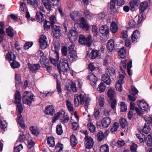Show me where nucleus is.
<instances>
[{"label": "nucleus", "instance_id": "f257e3e1", "mask_svg": "<svg viewBox=\"0 0 152 152\" xmlns=\"http://www.w3.org/2000/svg\"><path fill=\"white\" fill-rule=\"evenodd\" d=\"M34 95L31 92L26 91L23 94L22 98L23 103L28 105H30L32 102L34 101Z\"/></svg>", "mask_w": 152, "mask_h": 152}, {"label": "nucleus", "instance_id": "f03ea898", "mask_svg": "<svg viewBox=\"0 0 152 152\" xmlns=\"http://www.w3.org/2000/svg\"><path fill=\"white\" fill-rule=\"evenodd\" d=\"M137 104L140 107L141 111L137 107L135 108V111L138 115L141 116L142 115V112L147 110L148 106V104L144 101H137Z\"/></svg>", "mask_w": 152, "mask_h": 152}, {"label": "nucleus", "instance_id": "7ed1b4c3", "mask_svg": "<svg viewBox=\"0 0 152 152\" xmlns=\"http://www.w3.org/2000/svg\"><path fill=\"white\" fill-rule=\"evenodd\" d=\"M15 102L17 103V110L18 111L20 115L23 112V108L21 103V97L20 92L18 91H16L15 94Z\"/></svg>", "mask_w": 152, "mask_h": 152}, {"label": "nucleus", "instance_id": "20e7f679", "mask_svg": "<svg viewBox=\"0 0 152 152\" xmlns=\"http://www.w3.org/2000/svg\"><path fill=\"white\" fill-rule=\"evenodd\" d=\"M92 40L91 36L90 35L86 37L83 35L79 36V42L80 44L87 46H90L91 45V42Z\"/></svg>", "mask_w": 152, "mask_h": 152}, {"label": "nucleus", "instance_id": "39448f33", "mask_svg": "<svg viewBox=\"0 0 152 152\" xmlns=\"http://www.w3.org/2000/svg\"><path fill=\"white\" fill-rule=\"evenodd\" d=\"M107 94L108 96L110 98L109 103L112 109L114 110L116 104V101L115 98V93L114 91L112 89H109Z\"/></svg>", "mask_w": 152, "mask_h": 152}, {"label": "nucleus", "instance_id": "423d86ee", "mask_svg": "<svg viewBox=\"0 0 152 152\" xmlns=\"http://www.w3.org/2000/svg\"><path fill=\"white\" fill-rule=\"evenodd\" d=\"M65 112L63 110L56 113L53 117L52 122H55L59 118L61 122L63 124H65L66 123V117L65 115Z\"/></svg>", "mask_w": 152, "mask_h": 152}, {"label": "nucleus", "instance_id": "0eeeda50", "mask_svg": "<svg viewBox=\"0 0 152 152\" xmlns=\"http://www.w3.org/2000/svg\"><path fill=\"white\" fill-rule=\"evenodd\" d=\"M80 23H76L75 24L74 27L76 29L78 27L86 31H88L89 29V25L87 23L85 18L82 17L80 18Z\"/></svg>", "mask_w": 152, "mask_h": 152}, {"label": "nucleus", "instance_id": "6e6552de", "mask_svg": "<svg viewBox=\"0 0 152 152\" xmlns=\"http://www.w3.org/2000/svg\"><path fill=\"white\" fill-rule=\"evenodd\" d=\"M68 45V50L69 52L68 57V58L71 61H72L75 59L76 56V53L74 50L75 49V44L72 43L71 44H67V46Z\"/></svg>", "mask_w": 152, "mask_h": 152}, {"label": "nucleus", "instance_id": "1a4fd4ad", "mask_svg": "<svg viewBox=\"0 0 152 152\" xmlns=\"http://www.w3.org/2000/svg\"><path fill=\"white\" fill-rule=\"evenodd\" d=\"M78 36V32L75 30L70 31L68 34V37L70 42H69L67 44H75L74 42L77 39Z\"/></svg>", "mask_w": 152, "mask_h": 152}, {"label": "nucleus", "instance_id": "9d476101", "mask_svg": "<svg viewBox=\"0 0 152 152\" xmlns=\"http://www.w3.org/2000/svg\"><path fill=\"white\" fill-rule=\"evenodd\" d=\"M58 0H44L43 5L46 9L51 10L52 6L58 5Z\"/></svg>", "mask_w": 152, "mask_h": 152}, {"label": "nucleus", "instance_id": "9b49d317", "mask_svg": "<svg viewBox=\"0 0 152 152\" xmlns=\"http://www.w3.org/2000/svg\"><path fill=\"white\" fill-rule=\"evenodd\" d=\"M85 147L86 148L88 149L91 148L93 146L94 142L92 137L87 136L85 137Z\"/></svg>", "mask_w": 152, "mask_h": 152}, {"label": "nucleus", "instance_id": "f8f14e48", "mask_svg": "<svg viewBox=\"0 0 152 152\" xmlns=\"http://www.w3.org/2000/svg\"><path fill=\"white\" fill-rule=\"evenodd\" d=\"M79 97L80 99V103L81 104H84L85 108H88L89 105L90 99L88 97H86L85 96L81 94L79 95Z\"/></svg>", "mask_w": 152, "mask_h": 152}, {"label": "nucleus", "instance_id": "ddd939ff", "mask_svg": "<svg viewBox=\"0 0 152 152\" xmlns=\"http://www.w3.org/2000/svg\"><path fill=\"white\" fill-rule=\"evenodd\" d=\"M47 38L46 36L43 35L40 36L39 42L40 47L42 49H45L48 45L46 41Z\"/></svg>", "mask_w": 152, "mask_h": 152}, {"label": "nucleus", "instance_id": "4468645a", "mask_svg": "<svg viewBox=\"0 0 152 152\" xmlns=\"http://www.w3.org/2000/svg\"><path fill=\"white\" fill-rule=\"evenodd\" d=\"M66 58H63L60 61L59 64V67L60 71H59L60 73L62 72L63 73L66 72Z\"/></svg>", "mask_w": 152, "mask_h": 152}, {"label": "nucleus", "instance_id": "2eb2a0df", "mask_svg": "<svg viewBox=\"0 0 152 152\" xmlns=\"http://www.w3.org/2000/svg\"><path fill=\"white\" fill-rule=\"evenodd\" d=\"M58 10L61 15V17L62 18H63L64 19V21L61 23V25L62 27H63L65 29V31H66V22L65 19V15L66 13L65 11L64 12L63 11L62 8L61 7H58Z\"/></svg>", "mask_w": 152, "mask_h": 152}, {"label": "nucleus", "instance_id": "dca6fc26", "mask_svg": "<svg viewBox=\"0 0 152 152\" xmlns=\"http://www.w3.org/2000/svg\"><path fill=\"white\" fill-rule=\"evenodd\" d=\"M58 10L61 15V17L62 18H63L64 19V21L61 23V25L62 27H63L65 29V31H66V22L65 19V15L66 13L65 11L64 12L63 11L62 8L61 7H58Z\"/></svg>", "mask_w": 152, "mask_h": 152}, {"label": "nucleus", "instance_id": "f3484780", "mask_svg": "<svg viewBox=\"0 0 152 152\" xmlns=\"http://www.w3.org/2000/svg\"><path fill=\"white\" fill-rule=\"evenodd\" d=\"M53 33L54 37L58 38L61 36L60 27L56 25L53 26Z\"/></svg>", "mask_w": 152, "mask_h": 152}, {"label": "nucleus", "instance_id": "a211bd4d", "mask_svg": "<svg viewBox=\"0 0 152 152\" xmlns=\"http://www.w3.org/2000/svg\"><path fill=\"white\" fill-rule=\"evenodd\" d=\"M99 32L103 35L107 36L109 32L108 27L106 25H102L99 29Z\"/></svg>", "mask_w": 152, "mask_h": 152}, {"label": "nucleus", "instance_id": "6ab92c4d", "mask_svg": "<svg viewBox=\"0 0 152 152\" xmlns=\"http://www.w3.org/2000/svg\"><path fill=\"white\" fill-rule=\"evenodd\" d=\"M140 36V32L138 30L134 31L131 37V41L133 43H135L137 41V39Z\"/></svg>", "mask_w": 152, "mask_h": 152}, {"label": "nucleus", "instance_id": "aec40b11", "mask_svg": "<svg viewBox=\"0 0 152 152\" xmlns=\"http://www.w3.org/2000/svg\"><path fill=\"white\" fill-rule=\"evenodd\" d=\"M111 122L110 119L109 117H106L103 118L102 121V124L104 128L108 127Z\"/></svg>", "mask_w": 152, "mask_h": 152}, {"label": "nucleus", "instance_id": "412c9836", "mask_svg": "<svg viewBox=\"0 0 152 152\" xmlns=\"http://www.w3.org/2000/svg\"><path fill=\"white\" fill-rule=\"evenodd\" d=\"M70 16L72 19L74 21H76L80 18V14L77 11H74L70 13Z\"/></svg>", "mask_w": 152, "mask_h": 152}, {"label": "nucleus", "instance_id": "4be33fe9", "mask_svg": "<svg viewBox=\"0 0 152 152\" xmlns=\"http://www.w3.org/2000/svg\"><path fill=\"white\" fill-rule=\"evenodd\" d=\"M45 111L46 114L53 115L54 113L55 110L53 106L50 105L46 107Z\"/></svg>", "mask_w": 152, "mask_h": 152}, {"label": "nucleus", "instance_id": "5701e85b", "mask_svg": "<svg viewBox=\"0 0 152 152\" xmlns=\"http://www.w3.org/2000/svg\"><path fill=\"white\" fill-rule=\"evenodd\" d=\"M106 73L107 75L112 76H114L116 74L115 70L113 67L109 66L106 70Z\"/></svg>", "mask_w": 152, "mask_h": 152}, {"label": "nucleus", "instance_id": "b1692460", "mask_svg": "<svg viewBox=\"0 0 152 152\" xmlns=\"http://www.w3.org/2000/svg\"><path fill=\"white\" fill-rule=\"evenodd\" d=\"M114 43L113 39L109 40L107 43V48L109 52H112L114 48Z\"/></svg>", "mask_w": 152, "mask_h": 152}, {"label": "nucleus", "instance_id": "393cba45", "mask_svg": "<svg viewBox=\"0 0 152 152\" xmlns=\"http://www.w3.org/2000/svg\"><path fill=\"white\" fill-rule=\"evenodd\" d=\"M16 56L13 52L12 51L9 52L7 54L6 57V58L8 61H12L14 60H15Z\"/></svg>", "mask_w": 152, "mask_h": 152}, {"label": "nucleus", "instance_id": "a878e982", "mask_svg": "<svg viewBox=\"0 0 152 152\" xmlns=\"http://www.w3.org/2000/svg\"><path fill=\"white\" fill-rule=\"evenodd\" d=\"M28 68L32 72H35L39 70L40 68V66L39 64H29Z\"/></svg>", "mask_w": 152, "mask_h": 152}, {"label": "nucleus", "instance_id": "bb28decb", "mask_svg": "<svg viewBox=\"0 0 152 152\" xmlns=\"http://www.w3.org/2000/svg\"><path fill=\"white\" fill-rule=\"evenodd\" d=\"M109 75H107L106 74L105 75H102V80L104 82V83H106L107 84L110 85L111 83V80L109 77Z\"/></svg>", "mask_w": 152, "mask_h": 152}, {"label": "nucleus", "instance_id": "cd10ccee", "mask_svg": "<svg viewBox=\"0 0 152 152\" xmlns=\"http://www.w3.org/2000/svg\"><path fill=\"white\" fill-rule=\"evenodd\" d=\"M70 142L71 145L72 147H74L77 144V141L75 136L73 134L70 136Z\"/></svg>", "mask_w": 152, "mask_h": 152}, {"label": "nucleus", "instance_id": "c85d7f7f", "mask_svg": "<svg viewBox=\"0 0 152 152\" xmlns=\"http://www.w3.org/2000/svg\"><path fill=\"white\" fill-rule=\"evenodd\" d=\"M148 6V3L146 1H144L142 2L140 5V12L142 13L144 10H146Z\"/></svg>", "mask_w": 152, "mask_h": 152}, {"label": "nucleus", "instance_id": "c756f323", "mask_svg": "<svg viewBox=\"0 0 152 152\" xmlns=\"http://www.w3.org/2000/svg\"><path fill=\"white\" fill-rule=\"evenodd\" d=\"M29 129L31 133L36 136H37L39 133V129L36 126H32L30 127Z\"/></svg>", "mask_w": 152, "mask_h": 152}, {"label": "nucleus", "instance_id": "7c9ffc66", "mask_svg": "<svg viewBox=\"0 0 152 152\" xmlns=\"http://www.w3.org/2000/svg\"><path fill=\"white\" fill-rule=\"evenodd\" d=\"M49 58L51 63L55 66H57L58 69H59V66L58 65L59 59L50 56L49 57Z\"/></svg>", "mask_w": 152, "mask_h": 152}, {"label": "nucleus", "instance_id": "2f4dec72", "mask_svg": "<svg viewBox=\"0 0 152 152\" xmlns=\"http://www.w3.org/2000/svg\"><path fill=\"white\" fill-rule=\"evenodd\" d=\"M48 143L50 147H53L55 145L54 138L52 136L49 137L47 139Z\"/></svg>", "mask_w": 152, "mask_h": 152}, {"label": "nucleus", "instance_id": "473e14b6", "mask_svg": "<svg viewBox=\"0 0 152 152\" xmlns=\"http://www.w3.org/2000/svg\"><path fill=\"white\" fill-rule=\"evenodd\" d=\"M28 4L33 6L34 8H37L38 6V0H27Z\"/></svg>", "mask_w": 152, "mask_h": 152}, {"label": "nucleus", "instance_id": "72a5a7b5", "mask_svg": "<svg viewBox=\"0 0 152 152\" xmlns=\"http://www.w3.org/2000/svg\"><path fill=\"white\" fill-rule=\"evenodd\" d=\"M36 19L38 22L41 23L44 20L43 14L40 12H37L36 15Z\"/></svg>", "mask_w": 152, "mask_h": 152}, {"label": "nucleus", "instance_id": "f704fd0d", "mask_svg": "<svg viewBox=\"0 0 152 152\" xmlns=\"http://www.w3.org/2000/svg\"><path fill=\"white\" fill-rule=\"evenodd\" d=\"M145 142L148 146H152V137L151 135H148L145 138Z\"/></svg>", "mask_w": 152, "mask_h": 152}, {"label": "nucleus", "instance_id": "c9c22d12", "mask_svg": "<svg viewBox=\"0 0 152 152\" xmlns=\"http://www.w3.org/2000/svg\"><path fill=\"white\" fill-rule=\"evenodd\" d=\"M110 29L111 31L113 33H115L117 31L118 29L117 26L114 22H112L111 24Z\"/></svg>", "mask_w": 152, "mask_h": 152}, {"label": "nucleus", "instance_id": "e433bc0d", "mask_svg": "<svg viewBox=\"0 0 152 152\" xmlns=\"http://www.w3.org/2000/svg\"><path fill=\"white\" fill-rule=\"evenodd\" d=\"M139 4V1L137 0H133L132 1L130 4L131 10L135 9L138 7Z\"/></svg>", "mask_w": 152, "mask_h": 152}, {"label": "nucleus", "instance_id": "4c0bfd02", "mask_svg": "<svg viewBox=\"0 0 152 152\" xmlns=\"http://www.w3.org/2000/svg\"><path fill=\"white\" fill-rule=\"evenodd\" d=\"M70 86H67V90L71 91L72 90L73 92H76L77 91L76 86V84L74 83H71L69 85Z\"/></svg>", "mask_w": 152, "mask_h": 152}, {"label": "nucleus", "instance_id": "58836bf2", "mask_svg": "<svg viewBox=\"0 0 152 152\" xmlns=\"http://www.w3.org/2000/svg\"><path fill=\"white\" fill-rule=\"evenodd\" d=\"M136 136L139 140V141L140 142H143L144 139V140H145V135L141 133L140 132H138V133L136 134Z\"/></svg>", "mask_w": 152, "mask_h": 152}, {"label": "nucleus", "instance_id": "ea45409f", "mask_svg": "<svg viewBox=\"0 0 152 152\" xmlns=\"http://www.w3.org/2000/svg\"><path fill=\"white\" fill-rule=\"evenodd\" d=\"M126 60H124L123 61H122V63L121 64V66H120V68L121 71V72L124 74L125 75V71L124 70H123V69H126Z\"/></svg>", "mask_w": 152, "mask_h": 152}, {"label": "nucleus", "instance_id": "a19ab883", "mask_svg": "<svg viewBox=\"0 0 152 152\" xmlns=\"http://www.w3.org/2000/svg\"><path fill=\"white\" fill-rule=\"evenodd\" d=\"M98 52L96 50H93L90 54V57L92 59H94L98 56Z\"/></svg>", "mask_w": 152, "mask_h": 152}, {"label": "nucleus", "instance_id": "79ce46f5", "mask_svg": "<svg viewBox=\"0 0 152 152\" xmlns=\"http://www.w3.org/2000/svg\"><path fill=\"white\" fill-rule=\"evenodd\" d=\"M84 13L85 16L87 18L91 19L93 17V15L88 10H84Z\"/></svg>", "mask_w": 152, "mask_h": 152}, {"label": "nucleus", "instance_id": "37998d69", "mask_svg": "<svg viewBox=\"0 0 152 152\" xmlns=\"http://www.w3.org/2000/svg\"><path fill=\"white\" fill-rule=\"evenodd\" d=\"M118 54L121 58H124L126 54V49L125 48H122L118 51Z\"/></svg>", "mask_w": 152, "mask_h": 152}, {"label": "nucleus", "instance_id": "c03bdc74", "mask_svg": "<svg viewBox=\"0 0 152 152\" xmlns=\"http://www.w3.org/2000/svg\"><path fill=\"white\" fill-rule=\"evenodd\" d=\"M13 30V29L10 27H9L6 29V32L7 35L11 38H12L14 36Z\"/></svg>", "mask_w": 152, "mask_h": 152}, {"label": "nucleus", "instance_id": "a18cd8bd", "mask_svg": "<svg viewBox=\"0 0 152 152\" xmlns=\"http://www.w3.org/2000/svg\"><path fill=\"white\" fill-rule=\"evenodd\" d=\"M18 122L20 126L22 128L24 129L25 128V125L24 123V121L23 120L21 115L18 116Z\"/></svg>", "mask_w": 152, "mask_h": 152}, {"label": "nucleus", "instance_id": "49530a36", "mask_svg": "<svg viewBox=\"0 0 152 152\" xmlns=\"http://www.w3.org/2000/svg\"><path fill=\"white\" fill-rule=\"evenodd\" d=\"M135 20H130L129 22L128 25L131 28H135L137 27V24L136 23Z\"/></svg>", "mask_w": 152, "mask_h": 152}, {"label": "nucleus", "instance_id": "de8ad7c7", "mask_svg": "<svg viewBox=\"0 0 152 152\" xmlns=\"http://www.w3.org/2000/svg\"><path fill=\"white\" fill-rule=\"evenodd\" d=\"M87 127L89 130L92 133L94 132L95 130V126L92 123H90L88 124Z\"/></svg>", "mask_w": 152, "mask_h": 152}, {"label": "nucleus", "instance_id": "09e8293b", "mask_svg": "<svg viewBox=\"0 0 152 152\" xmlns=\"http://www.w3.org/2000/svg\"><path fill=\"white\" fill-rule=\"evenodd\" d=\"M88 79L94 84L96 83L97 81L96 77L94 74H91L89 75Z\"/></svg>", "mask_w": 152, "mask_h": 152}, {"label": "nucleus", "instance_id": "8fccbe9b", "mask_svg": "<svg viewBox=\"0 0 152 152\" xmlns=\"http://www.w3.org/2000/svg\"><path fill=\"white\" fill-rule=\"evenodd\" d=\"M105 87L104 85V83H101L98 86V87L97 89L98 91L99 92L101 93L103 92L105 89Z\"/></svg>", "mask_w": 152, "mask_h": 152}, {"label": "nucleus", "instance_id": "3c124183", "mask_svg": "<svg viewBox=\"0 0 152 152\" xmlns=\"http://www.w3.org/2000/svg\"><path fill=\"white\" fill-rule=\"evenodd\" d=\"M120 123L121 127L124 128L127 125V122L126 119L124 118H122L120 120Z\"/></svg>", "mask_w": 152, "mask_h": 152}, {"label": "nucleus", "instance_id": "603ef678", "mask_svg": "<svg viewBox=\"0 0 152 152\" xmlns=\"http://www.w3.org/2000/svg\"><path fill=\"white\" fill-rule=\"evenodd\" d=\"M38 57H40L41 58H40V60L44 61H45V62L47 60H48V59L46 58L44 56V53L41 52V51L39 50L37 52Z\"/></svg>", "mask_w": 152, "mask_h": 152}, {"label": "nucleus", "instance_id": "864d4df0", "mask_svg": "<svg viewBox=\"0 0 152 152\" xmlns=\"http://www.w3.org/2000/svg\"><path fill=\"white\" fill-rule=\"evenodd\" d=\"M100 152H109V146L106 145H104L101 146L100 148Z\"/></svg>", "mask_w": 152, "mask_h": 152}, {"label": "nucleus", "instance_id": "5fc2aeb1", "mask_svg": "<svg viewBox=\"0 0 152 152\" xmlns=\"http://www.w3.org/2000/svg\"><path fill=\"white\" fill-rule=\"evenodd\" d=\"M118 123L117 122H115L113 126H112L110 129V131L111 132L113 133L117 131L118 128Z\"/></svg>", "mask_w": 152, "mask_h": 152}, {"label": "nucleus", "instance_id": "6e6d98bb", "mask_svg": "<svg viewBox=\"0 0 152 152\" xmlns=\"http://www.w3.org/2000/svg\"><path fill=\"white\" fill-rule=\"evenodd\" d=\"M11 66L13 68H18L20 67V64L15 60H14L11 63Z\"/></svg>", "mask_w": 152, "mask_h": 152}, {"label": "nucleus", "instance_id": "4d7b16f0", "mask_svg": "<svg viewBox=\"0 0 152 152\" xmlns=\"http://www.w3.org/2000/svg\"><path fill=\"white\" fill-rule=\"evenodd\" d=\"M92 26V32L94 36L97 37L98 34V28L97 26L95 25H93Z\"/></svg>", "mask_w": 152, "mask_h": 152}, {"label": "nucleus", "instance_id": "13d9d810", "mask_svg": "<svg viewBox=\"0 0 152 152\" xmlns=\"http://www.w3.org/2000/svg\"><path fill=\"white\" fill-rule=\"evenodd\" d=\"M97 137L98 140L101 141L104 138V136L103 133L101 132H99L97 134Z\"/></svg>", "mask_w": 152, "mask_h": 152}, {"label": "nucleus", "instance_id": "bf43d9fd", "mask_svg": "<svg viewBox=\"0 0 152 152\" xmlns=\"http://www.w3.org/2000/svg\"><path fill=\"white\" fill-rule=\"evenodd\" d=\"M63 148V145L60 143H58L57 144L55 147V150H56V151L58 152H60L62 150Z\"/></svg>", "mask_w": 152, "mask_h": 152}, {"label": "nucleus", "instance_id": "052dcab7", "mask_svg": "<svg viewBox=\"0 0 152 152\" xmlns=\"http://www.w3.org/2000/svg\"><path fill=\"white\" fill-rule=\"evenodd\" d=\"M56 132L58 135H61L63 133L62 127L61 125H57L56 128Z\"/></svg>", "mask_w": 152, "mask_h": 152}, {"label": "nucleus", "instance_id": "680f3d73", "mask_svg": "<svg viewBox=\"0 0 152 152\" xmlns=\"http://www.w3.org/2000/svg\"><path fill=\"white\" fill-rule=\"evenodd\" d=\"M150 127L147 125L146 124L145 125V126L142 130L143 132L144 133L146 134H147L150 132Z\"/></svg>", "mask_w": 152, "mask_h": 152}, {"label": "nucleus", "instance_id": "e2e57ef3", "mask_svg": "<svg viewBox=\"0 0 152 152\" xmlns=\"http://www.w3.org/2000/svg\"><path fill=\"white\" fill-rule=\"evenodd\" d=\"M44 29L47 31L49 30L50 28L51 25L50 22H47L45 20L44 22Z\"/></svg>", "mask_w": 152, "mask_h": 152}, {"label": "nucleus", "instance_id": "0e129e2a", "mask_svg": "<svg viewBox=\"0 0 152 152\" xmlns=\"http://www.w3.org/2000/svg\"><path fill=\"white\" fill-rule=\"evenodd\" d=\"M100 112L98 109H94V115L96 119H98L100 117Z\"/></svg>", "mask_w": 152, "mask_h": 152}, {"label": "nucleus", "instance_id": "69168bd1", "mask_svg": "<svg viewBox=\"0 0 152 152\" xmlns=\"http://www.w3.org/2000/svg\"><path fill=\"white\" fill-rule=\"evenodd\" d=\"M120 106L121 112H125L127 110V107L124 102H121L120 103Z\"/></svg>", "mask_w": 152, "mask_h": 152}, {"label": "nucleus", "instance_id": "338daca9", "mask_svg": "<svg viewBox=\"0 0 152 152\" xmlns=\"http://www.w3.org/2000/svg\"><path fill=\"white\" fill-rule=\"evenodd\" d=\"M74 103L76 107H78L79 105V101L77 94L75 95Z\"/></svg>", "mask_w": 152, "mask_h": 152}, {"label": "nucleus", "instance_id": "774afa93", "mask_svg": "<svg viewBox=\"0 0 152 152\" xmlns=\"http://www.w3.org/2000/svg\"><path fill=\"white\" fill-rule=\"evenodd\" d=\"M23 148V146L21 144H20L18 146L14 148V152H20Z\"/></svg>", "mask_w": 152, "mask_h": 152}]
</instances>
